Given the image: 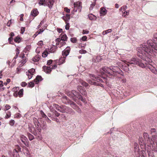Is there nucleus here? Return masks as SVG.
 <instances>
[{
	"label": "nucleus",
	"instance_id": "f257e3e1",
	"mask_svg": "<svg viewBox=\"0 0 157 157\" xmlns=\"http://www.w3.org/2000/svg\"><path fill=\"white\" fill-rule=\"evenodd\" d=\"M102 70L103 71V73L105 72L107 73V76L110 78L113 79L115 77H116L117 78V80L123 83H125L126 82V79L125 78L119 77V75H123V73L117 66H112L109 67H104L102 68Z\"/></svg>",
	"mask_w": 157,
	"mask_h": 157
},
{
	"label": "nucleus",
	"instance_id": "f03ea898",
	"mask_svg": "<svg viewBox=\"0 0 157 157\" xmlns=\"http://www.w3.org/2000/svg\"><path fill=\"white\" fill-rule=\"evenodd\" d=\"M125 63L123 65V68L124 70L126 72H128L129 68L128 67L130 64L137 65L142 68L146 67V65L141 62L140 60L138 58H132L130 60L126 61Z\"/></svg>",
	"mask_w": 157,
	"mask_h": 157
},
{
	"label": "nucleus",
	"instance_id": "7ed1b4c3",
	"mask_svg": "<svg viewBox=\"0 0 157 157\" xmlns=\"http://www.w3.org/2000/svg\"><path fill=\"white\" fill-rule=\"evenodd\" d=\"M90 77L91 80H89L87 82L89 83L92 85L100 86L102 87H104L103 84L101 83L104 82L102 79L100 77H95L93 74H91Z\"/></svg>",
	"mask_w": 157,
	"mask_h": 157
},
{
	"label": "nucleus",
	"instance_id": "20e7f679",
	"mask_svg": "<svg viewBox=\"0 0 157 157\" xmlns=\"http://www.w3.org/2000/svg\"><path fill=\"white\" fill-rule=\"evenodd\" d=\"M67 95L71 98L74 101H75L76 100V98H78L82 101H84V99L82 96L79 93L77 92L75 90H72L67 93Z\"/></svg>",
	"mask_w": 157,
	"mask_h": 157
},
{
	"label": "nucleus",
	"instance_id": "39448f33",
	"mask_svg": "<svg viewBox=\"0 0 157 157\" xmlns=\"http://www.w3.org/2000/svg\"><path fill=\"white\" fill-rule=\"evenodd\" d=\"M59 109H58V111L62 113H67L70 114L72 115L75 114L74 111L71 108L65 106H59Z\"/></svg>",
	"mask_w": 157,
	"mask_h": 157
},
{
	"label": "nucleus",
	"instance_id": "423d86ee",
	"mask_svg": "<svg viewBox=\"0 0 157 157\" xmlns=\"http://www.w3.org/2000/svg\"><path fill=\"white\" fill-rule=\"evenodd\" d=\"M59 115L60 114L56 111L51 113H49L48 114V117H50L52 120L55 121L57 122H59V120L57 117H58Z\"/></svg>",
	"mask_w": 157,
	"mask_h": 157
},
{
	"label": "nucleus",
	"instance_id": "0eeeda50",
	"mask_svg": "<svg viewBox=\"0 0 157 157\" xmlns=\"http://www.w3.org/2000/svg\"><path fill=\"white\" fill-rule=\"evenodd\" d=\"M69 103H71L70 104L71 106L74 109H75L78 113H81V110L80 108H79L78 106L76 105V104L74 102H71L70 101Z\"/></svg>",
	"mask_w": 157,
	"mask_h": 157
},
{
	"label": "nucleus",
	"instance_id": "6e6552de",
	"mask_svg": "<svg viewBox=\"0 0 157 157\" xmlns=\"http://www.w3.org/2000/svg\"><path fill=\"white\" fill-rule=\"evenodd\" d=\"M20 140L21 141L25 144V145L27 146H28V140L27 138L24 135H21L20 136Z\"/></svg>",
	"mask_w": 157,
	"mask_h": 157
},
{
	"label": "nucleus",
	"instance_id": "1a4fd4ad",
	"mask_svg": "<svg viewBox=\"0 0 157 157\" xmlns=\"http://www.w3.org/2000/svg\"><path fill=\"white\" fill-rule=\"evenodd\" d=\"M9 154H10V157H18V154L17 151L16 149H14L12 153L11 151H10ZM2 157H6L3 155Z\"/></svg>",
	"mask_w": 157,
	"mask_h": 157
},
{
	"label": "nucleus",
	"instance_id": "9d476101",
	"mask_svg": "<svg viewBox=\"0 0 157 157\" xmlns=\"http://www.w3.org/2000/svg\"><path fill=\"white\" fill-rule=\"evenodd\" d=\"M59 105L56 104H53L51 105L49 107V109L50 110L51 113L54 112L56 111L55 109H57L58 110V109H59Z\"/></svg>",
	"mask_w": 157,
	"mask_h": 157
},
{
	"label": "nucleus",
	"instance_id": "9b49d317",
	"mask_svg": "<svg viewBox=\"0 0 157 157\" xmlns=\"http://www.w3.org/2000/svg\"><path fill=\"white\" fill-rule=\"evenodd\" d=\"M74 9L73 10V11L74 12H76L77 11V9L78 8L80 9L81 8L80 6V3L78 2H76L74 4Z\"/></svg>",
	"mask_w": 157,
	"mask_h": 157
},
{
	"label": "nucleus",
	"instance_id": "f8f14e48",
	"mask_svg": "<svg viewBox=\"0 0 157 157\" xmlns=\"http://www.w3.org/2000/svg\"><path fill=\"white\" fill-rule=\"evenodd\" d=\"M62 101L63 103L66 104H69L70 105L71 103H69V101L73 102V101L69 100L67 97L66 96H63V98Z\"/></svg>",
	"mask_w": 157,
	"mask_h": 157
},
{
	"label": "nucleus",
	"instance_id": "ddd939ff",
	"mask_svg": "<svg viewBox=\"0 0 157 157\" xmlns=\"http://www.w3.org/2000/svg\"><path fill=\"white\" fill-rule=\"evenodd\" d=\"M23 89H21L18 92H16L14 94V95L15 97H17L18 95L21 97L23 95Z\"/></svg>",
	"mask_w": 157,
	"mask_h": 157
},
{
	"label": "nucleus",
	"instance_id": "4468645a",
	"mask_svg": "<svg viewBox=\"0 0 157 157\" xmlns=\"http://www.w3.org/2000/svg\"><path fill=\"white\" fill-rule=\"evenodd\" d=\"M43 68L44 71L48 74L50 73L51 71V68L50 67L46 66H44L43 67Z\"/></svg>",
	"mask_w": 157,
	"mask_h": 157
},
{
	"label": "nucleus",
	"instance_id": "2eb2a0df",
	"mask_svg": "<svg viewBox=\"0 0 157 157\" xmlns=\"http://www.w3.org/2000/svg\"><path fill=\"white\" fill-rule=\"evenodd\" d=\"M107 11L106 9L104 7H101L100 10V14L101 16H104L107 13Z\"/></svg>",
	"mask_w": 157,
	"mask_h": 157
},
{
	"label": "nucleus",
	"instance_id": "dca6fc26",
	"mask_svg": "<svg viewBox=\"0 0 157 157\" xmlns=\"http://www.w3.org/2000/svg\"><path fill=\"white\" fill-rule=\"evenodd\" d=\"M38 13V12L36 9H33L31 11V15L34 17L36 16Z\"/></svg>",
	"mask_w": 157,
	"mask_h": 157
},
{
	"label": "nucleus",
	"instance_id": "f3484780",
	"mask_svg": "<svg viewBox=\"0 0 157 157\" xmlns=\"http://www.w3.org/2000/svg\"><path fill=\"white\" fill-rule=\"evenodd\" d=\"M65 57L63 56L60 58L58 60V64L61 65L65 62Z\"/></svg>",
	"mask_w": 157,
	"mask_h": 157
},
{
	"label": "nucleus",
	"instance_id": "a211bd4d",
	"mask_svg": "<svg viewBox=\"0 0 157 157\" xmlns=\"http://www.w3.org/2000/svg\"><path fill=\"white\" fill-rule=\"evenodd\" d=\"M62 18L65 21V22H66V21L68 22L70 19V15L67 14L65 16H63Z\"/></svg>",
	"mask_w": 157,
	"mask_h": 157
},
{
	"label": "nucleus",
	"instance_id": "6ab92c4d",
	"mask_svg": "<svg viewBox=\"0 0 157 157\" xmlns=\"http://www.w3.org/2000/svg\"><path fill=\"white\" fill-rule=\"evenodd\" d=\"M60 36H61V39L62 41H67V37L66 34L64 33H62Z\"/></svg>",
	"mask_w": 157,
	"mask_h": 157
},
{
	"label": "nucleus",
	"instance_id": "aec40b11",
	"mask_svg": "<svg viewBox=\"0 0 157 157\" xmlns=\"http://www.w3.org/2000/svg\"><path fill=\"white\" fill-rule=\"evenodd\" d=\"M29 131L33 134L34 135H36V131L34 127H29Z\"/></svg>",
	"mask_w": 157,
	"mask_h": 157
},
{
	"label": "nucleus",
	"instance_id": "412c9836",
	"mask_svg": "<svg viewBox=\"0 0 157 157\" xmlns=\"http://www.w3.org/2000/svg\"><path fill=\"white\" fill-rule=\"evenodd\" d=\"M42 80V77L40 76H37L36 79L34 80V82L36 84H37L40 81H41Z\"/></svg>",
	"mask_w": 157,
	"mask_h": 157
},
{
	"label": "nucleus",
	"instance_id": "4be33fe9",
	"mask_svg": "<svg viewBox=\"0 0 157 157\" xmlns=\"http://www.w3.org/2000/svg\"><path fill=\"white\" fill-rule=\"evenodd\" d=\"M47 2L49 7L50 8H52L54 2V0H48Z\"/></svg>",
	"mask_w": 157,
	"mask_h": 157
},
{
	"label": "nucleus",
	"instance_id": "5701e85b",
	"mask_svg": "<svg viewBox=\"0 0 157 157\" xmlns=\"http://www.w3.org/2000/svg\"><path fill=\"white\" fill-rule=\"evenodd\" d=\"M134 150L135 152H137V153H138L139 151V149L138 147V145L137 144L135 143L134 144Z\"/></svg>",
	"mask_w": 157,
	"mask_h": 157
},
{
	"label": "nucleus",
	"instance_id": "b1692460",
	"mask_svg": "<svg viewBox=\"0 0 157 157\" xmlns=\"http://www.w3.org/2000/svg\"><path fill=\"white\" fill-rule=\"evenodd\" d=\"M149 68L151 70V71L154 73L155 74H157V71L156 69L154 67L151 66H148Z\"/></svg>",
	"mask_w": 157,
	"mask_h": 157
},
{
	"label": "nucleus",
	"instance_id": "393cba45",
	"mask_svg": "<svg viewBox=\"0 0 157 157\" xmlns=\"http://www.w3.org/2000/svg\"><path fill=\"white\" fill-rule=\"evenodd\" d=\"M155 140L153 142V144H152L151 145L152 147H157V135L154 136Z\"/></svg>",
	"mask_w": 157,
	"mask_h": 157
},
{
	"label": "nucleus",
	"instance_id": "a878e982",
	"mask_svg": "<svg viewBox=\"0 0 157 157\" xmlns=\"http://www.w3.org/2000/svg\"><path fill=\"white\" fill-rule=\"evenodd\" d=\"M151 132L152 134H153L152 136H153V142L155 140V136H155V135L156 134V131L155 129V128H152L151 130Z\"/></svg>",
	"mask_w": 157,
	"mask_h": 157
},
{
	"label": "nucleus",
	"instance_id": "bb28decb",
	"mask_svg": "<svg viewBox=\"0 0 157 157\" xmlns=\"http://www.w3.org/2000/svg\"><path fill=\"white\" fill-rule=\"evenodd\" d=\"M36 124H35V126L36 129L39 131V132H40L41 131V129L40 128V123L38 122V121H36Z\"/></svg>",
	"mask_w": 157,
	"mask_h": 157
},
{
	"label": "nucleus",
	"instance_id": "cd10ccee",
	"mask_svg": "<svg viewBox=\"0 0 157 157\" xmlns=\"http://www.w3.org/2000/svg\"><path fill=\"white\" fill-rule=\"evenodd\" d=\"M40 56L37 55L33 59V60L34 62H37L40 60Z\"/></svg>",
	"mask_w": 157,
	"mask_h": 157
},
{
	"label": "nucleus",
	"instance_id": "c85d7f7f",
	"mask_svg": "<svg viewBox=\"0 0 157 157\" xmlns=\"http://www.w3.org/2000/svg\"><path fill=\"white\" fill-rule=\"evenodd\" d=\"M112 30L111 29H109L106 30L102 32V34L104 35L107 34L108 33H110L112 32Z\"/></svg>",
	"mask_w": 157,
	"mask_h": 157
},
{
	"label": "nucleus",
	"instance_id": "c756f323",
	"mask_svg": "<svg viewBox=\"0 0 157 157\" xmlns=\"http://www.w3.org/2000/svg\"><path fill=\"white\" fill-rule=\"evenodd\" d=\"M27 136L29 137V139L30 140H32L34 138V136L29 133H27Z\"/></svg>",
	"mask_w": 157,
	"mask_h": 157
},
{
	"label": "nucleus",
	"instance_id": "7c9ffc66",
	"mask_svg": "<svg viewBox=\"0 0 157 157\" xmlns=\"http://www.w3.org/2000/svg\"><path fill=\"white\" fill-rule=\"evenodd\" d=\"M143 135L145 140H146L148 141V140H149V138L148 137V135L147 133H144Z\"/></svg>",
	"mask_w": 157,
	"mask_h": 157
},
{
	"label": "nucleus",
	"instance_id": "2f4dec72",
	"mask_svg": "<svg viewBox=\"0 0 157 157\" xmlns=\"http://www.w3.org/2000/svg\"><path fill=\"white\" fill-rule=\"evenodd\" d=\"M43 31L44 30L43 29H40L39 30H38L37 32H36L35 33L34 36H35V37L37 35H38V34L42 33L43 32Z\"/></svg>",
	"mask_w": 157,
	"mask_h": 157
},
{
	"label": "nucleus",
	"instance_id": "473e14b6",
	"mask_svg": "<svg viewBox=\"0 0 157 157\" xmlns=\"http://www.w3.org/2000/svg\"><path fill=\"white\" fill-rule=\"evenodd\" d=\"M140 155H141V156H142L143 157H146L145 152L144 150H142L141 151L140 155H139V157H140Z\"/></svg>",
	"mask_w": 157,
	"mask_h": 157
},
{
	"label": "nucleus",
	"instance_id": "72a5a7b5",
	"mask_svg": "<svg viewBox=\"0 0 157 157\" xmlns=\"http://www.w3.org/2000/svg\"><path fill=\"white\" fill-rule=\"evenodd\" d=\"M14 40L16 42L19 43L21 40V39L19 36H17L14 39Z\"/></svg>",
	"mask_w": 157,
	"mask_h": 157
},
{
	"label": "nucleus",
	"instance_id": "f704fd0d",
	"mask_svg": "<svg viewBox=\"0 0 157 157\" xmlns=\"http://www.w3.org/2000/svg\"><path fill=\"white\" fill-rule=\"evenodd\" d=\"M80 93L83 95H84L85 96L86 95L87 93L86 90L85 89H82Z\"/></svg>",
	"mask_w": 157,
	"mask_h": 157
},
{
	"label": "nucleus",
	"instance_id": "c9c22d12",
	"mask_svg": "<svg viewBox=\"0 0 157 157\" xmlns=\"http://www.w3.org/2000/svg\"><path fill=\"white\" fill-rule=\"evenodd\" d=\"M26 75L27 76H28V78L29 79H31L33 75V74H30L29 72H26Z\"/></svg>",
	"mask_w": 157,
	"mask_h": 157
},
{
	"label": "nucleus",
	"instance_id": "e433bc0d",
	"mask_svg": "<svg viewBox=\"0 0 157 157\" xmlns=\"http://www.w3.org/2000/svg\"><path fill=\"white\" fill-rule=\"evenodd\" d=\"M11 113L10 112H8L7 113H6V116L5 117V118L8 119L11 116Z\"/></svg>",
	"mask_w": 157,
	"mask_h": 157
},
{
	"label": "nucleus",
	"instance_id": "4c0bfd02",
	"mask_svg": "<svg viewBox=\"0 0 157 157\" xmlns=\"http://www.w3.org/2000/svg\"><path fill=\"white\" fill-rule=\"evenodd\" d=\"M48 54V53L47 51H45L42 54V56L44 57H46Z\"/></svg>",
	"mask_w": 157,
	"mask_h": 157
},
{
	"label": "nucleus",
	"instance_id": "58836bf2",
	"mask_svg": "<svg viewBox=\"0 0 157 157\" xmlns=\"http://www.w3.org/2000/svg\"><path fill=\"white\" fill-rule=\"evenodd\" d=\"M95 17V16L92 14H90L88 15L89 18L90 20H94Z\"/></svg>",
	"mask_w": 157,
	"mask_h": 157
},
{
	"label": "nucleus",
	"instance_id": "ea45409f",
	"mask_svg": "<svg viewBox=\"0 0 157 157\" xmlns=\"http://www.w3.org/2000/svg\"><path fill=\"white\" fill-rule=\"evenodd\" d=\"M127 8V6H122L119 9L120 11H121L122 10L125 11Z\"/></svg>",
	"mask_w": 157,
	"mask_h": 157
},
{
	"label": "nucleus",
	"instance_id": "a19ab883",
	"mask_svg": "<svg viewBox=\"0 0 157 157\" xmlns=\"http://www.w3.org/2000/svg\"><path fill=\"white\" fill-rule=\"evenodd\" d=\"M122 12L123 13L122 16L124 17H125L126 15H128L129 14V10H127L124 12L122 11Z\"/></svg>",
	"mask_w": 157,
	"mask_h": 157
},
{
	"label": "nucleus",
	"instance_id": "79ce46f5",
	"mask_svg": "<svg viewBox=\"0 0 157 157\" xmlns=\"http://www.w3.org/2000/svg\"><path fill=\"white\" fill-rule=\"evenodd\" d=\"M64 41H62V42H60V44H59V43H58V45H59V47H61L62 46L64 45L65 44H66V43L64 42Z\"/></svg>",
	"mask_w": 157,
	"mask_h": 157
},
{
	"label": "nucleus",
	"instance_id": "37998d69",
	"mask_svg": "<svg viewBox=\"0 0 157 157\" xmlns=\"http://www.w3.org/2000/svg\"><path fill=\"white\" fill-rule=\"evenodd\" d=\"M139 143L140 144L141 143V145H143V144H144V140L142 137H140L139 138Z\"/></svg>",
	"mask_w": 157,
	"mask_h": 157
},
{
	"label": "nucleus",
	"instance_id": "c03bdc74",
	"mask_svg": "<svg viewBox=\"0 0 157 157\" xmlns=\"http://www.w3.org/2000/svg\"><path fill=\"white\" fill-rule=\"evenodd\" d=\"M45 0H40V2H39V4L40 5H44Z\"/></svg>",
	"mask_w": 157,
	"mask_h": 157
},
{
	"label": "nucleus",
	"instance_id": "a18cd8bd",
	"mask_svg": "<svg viewBox=\"0 0 157 157\" xmlns=\"http://www.w3.org/2000/svg\"><path fill=\"white\" fill-rule=\"evenodd\" d=\"M81 83L82 86L86 87H87L88 85L87 83L82 81L81 82Z\"/></svg>",
	"mask_w": 157,
	"mask_h": 157
},
{
	"label": "nucleus",
	"instance_id": "49530a36",
	"mask_svg": "<svg viewBox=\"0 0 157 157\" xmlns=\"http://www.w3.org/2000/svg\"><path fill=\"white\" fill-rule=\"evenodd\" d=\"M35 72V69L34 68H32L28 71L27 72H29L30 74H33Z\"/></svg>",
	"mask_w": 157,
	"mask_h": 157
},
{
	"label": "nucleus",
	"instance_id": "de8ad7c7",
	"mask_svg": "<svg viewBox=\"0 0 157 157\" xmlns=\"http://www.w3.org/2000/svg\"><path fill=\"white\" fill-rule=\"evenodd\" d=\"M61 39L60 38H58L56 39V45H58V44H60L61 42Z\"/></svg>",
	"mask_w": 157,
	"mask_h": 157
},
{
	"label": "nucleus",
	"instance_id": "09e8293b",
	"mask_svg": "<svg viewBox=\"0 0 157 157\" xmlns=\"http://www.w3.org/2000/svg\"><path fill=\"white\" fill-rule=\"evenodd\" d=\"M15 121L13 120H11L9 122V124L11 126H13L15 124Z\"/></svg>",
	"mask_w": 157,
	"mask_h": 157
},
{
	"label": "nucleus",
	"instance_id": "8fccbe9b",
	"mask_svg": "<svg viewBox=\"0 0 157 157\" xmlns=\"http://www.w3.org/2000/svg\"><path fill=\"white\" fill-rule=\"evenodd\" d=\"M70 40L73 43H75L77 42V39L75 37L71 38Z\"/></svg>",
	"mask_w": 157,
	"mask_h": 157
},
{
	"label": "nucleus",
	"instance_id": "3c124183",
	"mask_svg": "<svg viewBox=\"0 0 157 157\" xmlns=\"http://www.w3.org/2000/svg\"><path fill=\"white\" fill-rule=\"evenodd\" d=\"M5 109H4V110L6 111L9 109L10 108V106L9 105L7 104L5 106Z\"/></svg>",
	"mask_w": 157,
	"mask_h": 157
},
{
	"label": "nucleus",
	"instance_id": "603ef678",
	"mask_svg": "<svg viewBox=\"0 0 157 157\" xmlns=\"http://www.w3.org/2000/svg\"><path fill=\"white\" fill-rule=\"evenodd\" d=\"M55 47H52L50 49V52L51 53H54L55 51Z\"/></svg>",
	"mask_w": 157,
	"mask_h": 157
},
{
	"label": "nucleus",
	"instance_id": "864d4df0",
	"mask_svg": "<svg viewBox=\"0 0 157 157\" xmlns=\"http://www.w3.org/2000/svg\"><path fill=\"white\" fill-rule=\"evenodd\" d=\"M65 23L66 24L65 26V29L66 30H68L69 28V24L67 21H66V22H65Z\"/></svg>",
	"mask_w": 157,
	"mask_h": 157
},
{
	"label": "nucleus",
	"instance_id": "5fc2aeb1",
	"mask_svg": "<svg viewBox=\"0 0 157 157\" xmlns=\"http://www.w3.org/2000/svg\"><path fill=\"white\" fill-rule=\"evenodd\" d=\"M29 87H33L34 86V83L33 82H31L29 83Z\"/></svg>",
	"mask_w": 157,
	"mask_h": 157
},
{
	"label": "nucleus",
	"instance_id": "6e6d98bb",
	"mask_svg": "<svg viewBox=\"0 0 157 157\" xmlns=\"http://www.w3.org/2000/svg\"><path fill=\"white\" fill-rule=\"evenodd\" d=\"M62 54L63 56L64 57L65 56V57H66V56H67L68 55L67 54V52L64 50L62 52Z\"/></svg>",
	"mask_w": 157,
	"mask_h": 157
},
{
	"label": "nucleus",
	"instance_id": "4d7b16f0",
	"mask_svg": "<svg viewBox=\"0 0 157 157\" xmlns=\"http://www.w3.org/2000/svg\"><path fill=\"white\" fill-rule=\"evenodd\" d=\"M149 157H154V155L152 152H148Z\"/></svg>",
	"mask_w": 157,
	"mask_h": 157
},
{
	"label": "nucleus",
	"instance_id": "13d9d810",
	"mask_svg": "<svg viewBox=\"0 0 157 157\" xmlns=\"http://www.w3.org/2000/svg\"><path fill=\"white\" fill-rule=\"evenodd\" d=\"M95 3H92L90 5V10H92L93 9V8L95 6Z\"/></svg>",
	"mask_w": 157,
	"mask_h": 157
},
{
	"label": "nucleus",
	"instance_id": "bf43d9fd",
	"mask_svg": "<svg viewBox=\"0 0 157 157\" xmlns=\"http://www.w3.org/2000/svg\"><path fill=\"white\" fill-rule=\"evenodd\" d=\"M64 51H66L67 52V54L68 55L70 51V48L69 47H67L66 49Z\"/></svg>",
	"mask_w": 157,
	"mask_h": 157
},
{
	"label": "nucleus",
	"instance_id": "052dcab7",
	"mask_svg": "<svg viewBox=\"0 0 157 157\" xmlns=\"http://www.w3.org/2000/svg\"><path fill=\"white\" fill-rule=\"evenodd\" d=\"M41 49V48L40 47H37L36 50V52L37 53H40Z\"/></svg>",
	"mask_w": 157,
	"mask_h": 157
},
{
	"label": "nucleus",
	"instance_id": "680f3d73",
	"mask_svg": "<svg viewBox=\"0 0 157 157\" xmlns=\"http://www.w3.org/2000/svg\"><path fill=\"white\" fill-rule=\"evenodd\" d=\"M89 33V31L86 30H83L82 31V34H87Z\"/></svg>",
	"mask_w": 157,
	"mask_h": 157
},
{
	"label": "nucleus",
	"instance_id": "e2e57ef3",
	"mask_svg": "<svg viewBox=\"0 0 157 157\" xmlns=\"http://www.w3.org/2000/svg\"><path fill=\"white\" fill-rule=\"evenodd\" d=\"M79 52L80 54H85L86 53V51L85 50H81L79 51Z\"/></svg>",
	"mask_w": 157,
	"mask_h": 157
},
{
	"label": "nucleus",
	"instance_id": "0e129e2a",
	"mask_svg": "<svg viewBox=\"0 0 157 157\" xmlns=\"http://www.w3.org/2000/svg\"><path fill=\"white\" fill-rule=\"evenodd\" d=\"M41 114L42 116V117L44 118H46L47 117V116L42 111H41Z\"/></svg>",
	"mask_w": 157,
	"mask_h": 157
},
{
	"label": "nucleus",
	"instance_id": "69168bd1",
	"mask_svg": "<svg viewBox=\"0 0 157 157\" xmlns=\"http://www.w3.org/2000/svg\"><path fill=\"white\" fill-rule=\"evenodd\" d=\"M77 89L78 91L80 92L82 90V89H83L82 86H78L77 87Z\"/></svg>",
	"mask_w": 157,
	"mask_h": 157
},
{
	"label": "nucleus",
	"instance_id": "338daca9",
	"mask_svg": "<svg viewBox=\"0 0 157 157\" xmlns=\"http://www.w3.org/2000/svg\"><path fill=\"white\" fill-rule=\"evenodd\" d=\"M52 62V60L50 59L49 60H48L47 61V64L48 65H50V64H51Z\"/></svg>",
	"mask_w": 157,
	"mask_h": 157
},
{
	"label": "nucleus",
	"instance_id": "774afa93",
	"mask_svg": "<svg viewBox=\"0 0 157 157\" xmlns=\"http://www.w3.org/2000/svg\"><path fill=\"white\" fill-rule=\"evenodd\" d=\"M31 48L30 46L28 45L26 46V47L25 48V49L27 51H29L30 50Z\"/></svg>",
	"mask_w": 157,
	"mask_h": 157
}]
</instances>
